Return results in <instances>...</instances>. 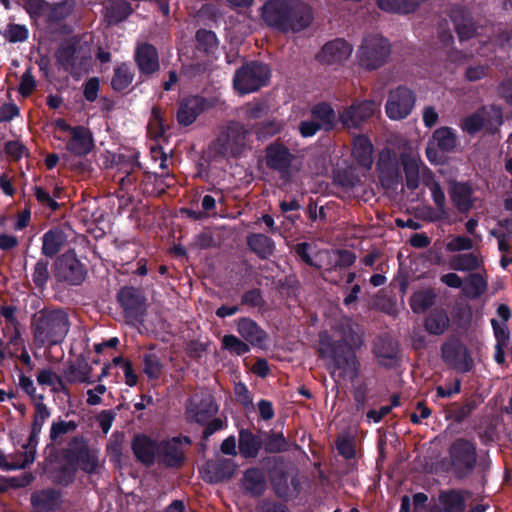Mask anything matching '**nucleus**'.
I'll return each mask as SVG.
<instances>
[{"label": "nucleus", "mask_w": 512, "mask_h": 512, "mask_svg": "<svg viewBox=\"0 0 512 512\" xmlns=\"http://www.w3.org/2000/svg\"><path fill=\"white\" fill-rule=\"evenodd\" d=\"M451 20L454 23L455 30L460 41L473 39L475 36L478 37L477 28L470 17V14L462 8H456L451 13ZM478 43L482 45L484 41L479 38L474 40V44ZM482 56H488V53L484 51V47L481 46L480 50L477 51Z\"/></svg>", "instance_id": "4be33fe9"}, {"label": "nucleus", "mask_w": 512, "mask_h": 512, "mask_svg": "<svg viewBox=\"0 0 512 512\" xmlns=\"http://www.w3.org/2000/svg\"><path fill=\"white\" fill-rule=\"evenodd\" d=\"M359 182V177L346 169L336 171L333 177V183L346 190L354 188Z\"/></svg>", "instance_id": "4d7b16f0"}, {"label": "nucleus", "mask_w": 512, "mask_h": 512, "mask_svg": "<svg viewBox=\"0 0 512 512\" xmlns=\"http://www.w3.org/2000/svg\"><path fill=\"white\" fill-rule=\"evenodd\" d=\"M163 371V364L154 353H145L143 355V372L149 380H157Z\"/></svg>", "instance_id": "603ef678"}, {"label": "nucleus", "mask_w": 512, "mask_h": 512, "mask_svg": "<svg viewBox=\"0 0 512 512\" xmlns=\"http://www.w3.org/2000/svg\"><path fill=\"white\" fill-rule=\"evenodd\" d=\"M479 266V258L473 253L454 255L450 261V267L456 271H473Z\"/></svg>", "instance_id": "3c124183"}, {"label": "nucleus", "mask_w": 512, "mask_h": 512, "mask_svg": "<svg viewBox=\"0 0 512 512\" xmlns=\"http://www.w3.org/2000/svg\"><path fill=\"white\" fill-rule=\"evenodd\" d=\"M50 280V272H49V261L44 258H40L34 265L32 272V281L35 287L43 292Z\"/></svg>", "instance_id": "09e8293b"}, {"label": "nucleus", "mask_w": 512, "mask_h": 512, "mask_svg": "<svg viewBox=\"0 0 512 512\" xmlns=\"http://www.w3.org/2000/svg\"><path fill=\"white\" fill-rule=\"evenodd\" d=\"M470 496L467 490L448 489L439 493L441 506H433L428 512H464L466 510V498Z\"/></svg>", "instance_id": "c85d7f7f"}, {"label": "nucleus", "mask_w": 512, "mask_h": 512, "mask_svg": "<svg viewBox=\"0 0 512 512\" xmlns=\"http://www.w3.org/2000/svg\"><path fill=\"white\" fill-rule=\"evenodd\" d=\"M237 464L234 460L222 458L208 460L200 470L202 478L206 483L218 484L230 480L236 471Z\"/></svg>", "instance_id": "a211bd4d"}, {"label": "nucleus", "mask_w": 512, "mask_h": 512, "mask_svg": "<svg viewBox=\"0 0 512 512\" xmlns=\"http://www.w3.org/2000/svg\"><path fill=\"white\" fill-rule=\"evenodd\" d=\"M70 138L66 142V149L75 156H86L95 147L91 130H69Z\"/></svg>", "instance_id": "2f4dec72"}, {"label": "nucleus", "mask_w": 512, "mask_h": 512, "mask_svg": "<svg viewBox=\"0 0 512 512\" xmlns=\"http://www.w3.org/2000/svg\"><path fill=\"white\" fill-rule=\"evenodd\" d=\"M249 249L260 259H268L275 251L274 241L262 233H252L247 237Z\"/></svg>", "instance_id": "58836bf2"}, {"label": "nucleus", "mask_w": 512, "mask_h": 512, "mask_svg": "<svg viewBox=\"0 0 512 512\" xmlns=\"http://www.w3.org/2000/svg\"><path fill=\"white\" fill-rule=\"evenodd\" d=\"M390 54L388 41L378 34L366 36L358 49L357 57L362 67L374 70L382 66Z\"/></svg>", "instance_id": "6e6552de"}, {"label": "nucleus", "mask_w": 512, "mask_h": 512, "mask_svg": "<svg viewBox=\"0 0 512 512\" xmlns=\"http://www.w3.org/2000/svg\"><path fill=\"white\" fill-rule=\"evenodd\" d=\"M310 248H311V245L308 242H300V243H297L293 247V251H294L295 255L306 265H308L314 269L321 270V266L319 264H317L313 260V258L310 256V254H309Z\"/></svg>", "instance_id": "e2e57ef3"}, {"label": "nucleus", "mask_w": 512, "mask_h": 512, "mask_svg": "<svg viewBox=\"0 0 512 512\" xmlns=\"http://www.w3.org/2000/svg\"><path fill=\"white\" fill-rule=\"evenodd\" d=\"M340 113H336L328 103H317L311 108L310 120L303 121L300 128H332L341 125Z\"/></svg>", "instance_id": "412c9836"}, {"label": "nucleus", "mask_w": 512, "mask_h": 512, "mask_svg": "<svg viewBox=\"0 0 512 512\" xmlns=\"http://www.w3.org/2000/svg\"><path fill=\"white\" fill-rule=\"evenodd\" d=\"M416 102L414 93L407 87L399 86L391 90L385 105V111L391 120H402L412 112Z\"/></svg>", "instance_id": "f8f14e48"}, {"label": "nucleus", "mask_w": 512, "mask_h": 512, "mask_svg": "<svg viewBox=\"0 0 512 512\" xmlns=\"http://www.w3.org/2000/svg\"><path fill=\"white\" fill-rule=\"evenodd\" d=\"M503 124L502 112L495 106L478 109L465 118L464 128H496Z\"/></svg>", "instance_id": "a878e982"}, {"label": "nucleus", "mask_w": 512, "mask_h": 512, "mask_svg": "<svg viewBox=\"0 0 512 512\" xmlns=\"http://www.w3.org/2000/svg\"><path fill=\"white\" fill-rule=\"evenodd\" d=\"M117 301L126 318L138 320L146 311V298L140 289L124 286L117 293Z\"/></svg>", "instance_id": "4468645a"}, {"label": "nucleus", "mask_w": 512, "mask_h": 512, "mask_svg": "<svg viewBox=\"0 0 512 512\" xmlns=\"http://www.w3.org/2000/svg\"><path fill=\"white\" fill-rule=\"evenodd\" d=\"M34 196L37 202L50 211H57L60 207L59 203L50 195V193L41 186H34Z\"/></svg>", "instance_id": "bf43d9fd"}, {"label": "nucleus", "mask_w": 512, "mask_h": 512, "mask_svg": "<svg viewBox=\"0 0 512 512\" xmlns=\"http://www.w3.org/2000/svg\"><path fill=\"white\" fill-rule=\"evenodd\" d=\"M197 47L206 52L211 51L217 46L215 33L207 30H199L196 34Z\"/></svg>", "instance_id": "0e129e2a"}, {"label": "nucleus", "mask_w": 512, "mask_h": 512, "mask_svg": "<svg viewBox=\"0 0 512 512\" xmlns=\"http://www.w3.org/2000/svg\"><path fill=\"white\" fill-rule=\"evenodd\" d=\"M77 476V467H73L68 462L56 467L51 472V479L55 485L68 487L74 483Z\"/></svg>", "instance_id": "de8ad7c7"}, {"label": "nucleus", "mask_w": 512, "mask_h": 512, "mask_svg": "<svg viewBox=\"0 0 512 512\" xmlns=\"http://www.w3.org/2000/svg\"><path fill=\"white\" fill-rule=\"evenodd\" d=\"M449 316L443 308L432 309L424 321L426 331L431 335H441L449 327Z\"/></svg>", "instance_id": "ea45409f"}, {"label": "nucleus", "mask_w": 512, "mask_h": 512, "mask_svg": "<svg viewBox=\"0 0 512 512\" xmlns=\"http://www.w3.org/2000/svg\"><path fill=\"white\" fill-rule=\"evenodd\" d=\"M451 469L457 479L468 477L477 463L476 445L465 439H455L449 447Z\"/></svg>", "instance_id": "39448f33"}, {"label": "nucleus", "mask_w": 512, "mask_h": 512, "mask_svg": "<svg viewBox=\"0 0 512 512\" xmlns=\"http://www.w3.org/2000/svg\"><path fill=\"white\" fill-rule=\"evenodd\" d=\"M289 16V2L284 0H269L262 9L265 23L281 32L285 31Z\"/></svg>", "instance_id": "393cba45"}, {"label": "nucleus", "mask_w": 512, "mask_h": 512, "mask_svg": "<svg viewBox=\"0 0 512 512\" xmlns=\"http://www.w3.org/2000/svg\"><path fill=\"white\" fill-rule=\"evenodd\" d=\"M32 512H57L63 505L61 490L47 487L35 490L30 495Z\"/></svg>", "instance_id": "6ab92c4d"}, {"label": "nucleus", "mask_w": 512, "mask_h": 512, "mask_svg": "<svg viewBox=\"0 0 512 512\" xmlns=\"http://www.w3.org/2000/svg\"><path fill=\"white\" fill-rule=\"evenodd\" d=\"M69 315L61 307H44L32 315L31 332L38 348L61 344L70 330Z\"/></svg>", "instance_id": "f03ea898"}, {"label": "nucleus", "mask_w": 512, "mask_h": 512, "mask_svg": "<svg viewBox=\"0 0 512 512\" xmlns=\"http://www.w3.org/2000/svg\"><path fill=\"white\" fill-rule=\"evenodd\" d=\"M433 141L436 142L437 148L443 152H451L457 143L452 130H434Z\"/></svg>", "instance_id": "864d4df0"}, {"label": "nucleus", "mask_w": 512, "mask_h": 512, "mask_svg": "<svg viewBox=\"0 0 512 512\" xmlns=\"http://www.w3.org/2000/svg\"><path fill=\"white\" fill-rule=\"evenodd\" d=\"M372 352L378 364L384 368L393 369L399 364L398 342L387 335L376 339Z\"/></svg>", "instance_id": "aec40b11"}, {"label": "nucleus", "mask_w": 512, "mask_h": 512, "mask_svg": "<svg viewBox=\"0 0 512 512\" xmlns=\"http://www.w3.org/2000/svg\"><path fill=\"white\" fill-rule=\"evenodd\" d=\"M219 102V97L206 99L199 96H194L186 99L183 103H181L177 113L179 124L183 126L191 125L200 113L216 106Z\"/></svg>", "instance_id": "f3484780"}, {"label": "nucleus", "mask_w": 512, "mask_h": 512, "mask_svg": "<svg viewBox=\"0 0 512 512\" xmlns=\"http://www.w3.org/2000/svg\"><path fill=\"white\" fill-rule=\"evenodd\" d=\"M149 184L152 186L150 194L155 197H161L168 188L176 184V179L169 172L157 174L153 173L147 176Z\"/></svg>", "instance_id": "a18cd8bd"}, {"label": "nucleus", "mask_w": 512, "mask_h": 512, "mask_svg": "<svg viewBox=\"0 0 512 512\" xmlns=\"http://www.w3.org/2000/svg\"><path fill=\"white\" fill-rule=\"evenodd\" d=\"M401 164L403 166L407 188L412 191L416 190L420 185L418 160L410 155H402Z\"/></svg>", "instance_id": "c03bdc74"}, {"label": "nucleus", "mask_w": 512, "mask_h": 512, "mask_svg": "<svg viewBox=\"0 0 512 512\" xmlns=\"http://www.w3.org/2000/svg\"><path fill=\"white\" fill-rule=\"evenodd\" d=\"M59 63L74 75L86 70L90 55L84 46H77L74 43L63 44L57 52Z\"/></svg>", "instance_id": "ddd939ff"}, {"label": "nucleus", "mask_w": 512, "mask_h": 512, "mask_svg": "<svg viewBox=\"0 0 512 512\" xmlns=\"http://www.w3.org/2000/svg\"><path fill=\"white\" fill-rule=\"evenodd\" d=\"M270 69L259 62H250L238 69L233 78L234 89L241 95L253 93L267 85Z\"/></svg>", "instance_id": "423d86ee"}, {"label": "nucleus", "mask_w": 512, "mask_h": 512, "mask_svg": "<svg viewBox=\"0 0 512 512\" xmlns=\"http://www.w3.org/2000/svg\"><path fill=\"white\" fill-rule=\"evenodd\" d=\"M378 111L375 102L364 101L344 108L340 113V124L343 128H357L367 123Z\"/></svg>", "instance_id": "2eb2a0df"}, {"label": "nucleus", "mask_w": 512, "mask_h": 512, "mask_svg": "<svg viewBox=\"0 0 512 512\" xmlns=\"http://www.w3.org/2000/svg\"><path fill=\"white\" fill-rule=\"evenodd\" d=\"M240 304L250 308H263L266 302L261 289L252 288L242 294Z\"/></svg>", "instance_id": "6e6d98bb"}, {"label": "nucleus", "mask_w": 512, "mask_h": 512, "mask_svg": "<svg viewBox=\"0 0 512 512\" xmlns=\"http://www.w3.org/2000/svg\"><path fill=\"white\" fill-rule=\"evenodd\" d=\"M263 446L265 452L270 454L286 452L289 449V442L282 432H274L273 430L265 433Z\"/></svg>", "instance_id": "49530a36"}, {"label": "nucleus", "mask_w": 512, "mask_h": 512, "mask_svg": "<svg viewBox=\"0 0 512 512\" xmlns=\"http://www.w3.org/2000/svg\"><path fill=\"white\" fill-rule=\"evenodd\" d=\"M53 273L58 282L80 286L87 278L88 268L78 258L75 250L69 249L56 258Z\"/></svg>", "instance_id": "20e7f679"}, {"label": "nucleus", "mask_w": 512, "mask_h": 512, "mask_svg": "<svg viewBox=\"0 0 512 512\" xmlns=\"http://www.w3.org/2000/svg\"><path fill=\"white\" fill-rule=\"evenodd\" d=\"M443 362L457 373L471 372L475 367L469 348L459 339H451L441 346Z\"/></svg>", "instance_id": "9d476101"}, {"label": "nucleus", "mask_w": 512, "mask_h": 512, "mask_svg": "<svg viewBox=\"0 0 512 512\" xmlns=\"http://www.w3.org/2000/svg\"><path fill=\"white\" fill-rule=\"evenodd\" d=\"M236 325L238 334L249 346L264 348L268 334L255 320L241 317L237 320Z\"/></svg>", "instance_id": "cd10ccee"}, {"label": "nucleus", "mask_w": 512, "mask_h": 512, "mask_svg": "<svg viewBox=\"0 0 512 512\" xmlns=\"http://www.w3.org/2000/svg\"><path fill=\"white\" fill-rule=\"evenodd\" d=\"M35 413L31 427L42 430L45 421L50 417L51 412L43 401H36L34 404Z\"/></svg>", "instance_id": "338daca9"}, {"label": "nucleus", "mask_w": 512, "mask_h": 512, "mask_svg": "<svg viewBox=\"0 0 512 512\" xmlns=\"http://www.w3.org/2000/svg\"><path fill=\"white\" fill-rule=\"evenodd\" d=\"M353 47L344 39H334L326 43L317 54L319 62L327 65L340 64L348 60Z\"/></svg>", "instance_id": "b1692460"}, {"label": "nucleus", "mask_w": 512, "mask_h": 512, "mask_svg": "<svg viewBox=\"0 0 512 512\" xmlns=\"http://www.w3.org/2000/svg\"><path fill=\"white\" fill-rule=\"evenodd\" d=\"M191 445L188 436H174L159 441L157 461L166 468L179 469L186 462V451L184 448Z\"/></svg>", "instance_id": "9b49d317"}, {"label": "nucleus", "mask_w": 512, "mask_h": 512, "mask_svg": "<svg viewBox=\"0 0 512 512\" xmlns=\"http://www.w3.org/2000/svg\"><path fill=\"white\" fill-rule=\"evenodd\" d=\"M263 446L262 439L250 429L239 431L238 448L240 455L245 459L256 458Z\"/></svg>", "instance_id": "c9c22d12"}, {"label": "nucleus", "mask_w": 512, "mask_h": 512, "mask_svg": "<svg viewBox=\"0 0 512 512\" xmlns=\"http://www.w3.org/2000/svg\"><path fill=\"white\" fill-rule=\"evenodd\" d=\"M353 155L357 163L366 169H370L373 164V145L369 138L358 136L354 141Z\"/></svg>", "instance_id": "79ce46f5"}, {"label": "nucleus", "mask_w": 512, "mask_h": 512, "mask_svg": "<svg viewBox=\"0 0 512 512\" xmlns=\"http://www.w3.org/2000/svg\"><path fill=\"white\" fill-rule=\"evenodd\" d=\"M473 188L468 182H454L450 187V198L456 209L461 213L470 211L473 207Z\"/></svg>", "instance_id": "72a5a7b5"}, {"label": "nucleus", "mask_w": 512, "mask_h": 512, "mask_svg": "<svg viewBox=\"0 0 512 512\" xmlns=\"http://www.w3.org/2000/svg\"><path fill=\"white\" fill-rule=\"evenodd\" d=\"M436 298L434 289L427 288L414 292L409 299V304L414 313L422 314L435 304Z\"/></svg>", "instance_id": "37998d69"}, {"label": "nucleus", "mask_w": 512, "mask_h": 512, "mask_svg": "<svg viewBox=\"0 0 512 512\" xmlns=\"http://www.w3.org/2000/svg\"><path fill=\"white\" fill-rule=\"evenodd\" d=\"M351 335L350 343L345 335L334 339L328 331L319 333L318 356L326 361L332 377L338 372L339 379L354 381L360 374L361 364L356 355V348L362 345L360 337Z\"/></svg>", "instance_id": "f257e3e1"}, {"label": "nucleus", "mask_w": 512, "mask_h": 512, "mask_svg": "<svg viewBox=\"0 0 512 512\" xmlns=\"http://www.w3.org/2000/svg\"><path fill=\"white\" fill-rule=\"evenodd\" d=\"M336 448L339 455L346 460L353 459L356 455L355 443L350 437L338 439L336 442Z\"/></svg>", "instance_id": "774afa93"}, {"label": "nucleus", "mask_w": 512, "mask_h": 512, "mask_svg": "<svg viewBox=\"0 0 512 512\" xmlns=\"http://www.w3.org/2000/svg\"><path fill=\"white\" fill-rule=\"evenodd\" d=\"M136 62L143 73L151 74L158 70L159 60L156 49L149 44H142L137 48Z\"/></svg>", "instance_id": "4c0bfd02"}, {"label": "nucleus", "mask_w": 512, "mask_h": 512, "mask_svg": "<svg viewBox=\"0 0 512 512\" xmlns=\"http://www.w3.org/2000/svg\"><path fill=\"white\" fill-rule=\"evenodd\" d=\"M244 117L247 119H259L268 112V106L264 102H252L242 107Z\"/></svg>", "instance_id": "69168bd1"}, {"label": "nucleus", "mask_w": 512, "mask_h": 512, "mask_svg": "<svg viewBox=\"0 0 512 512\" xmlns=\"http://www.w3.org/2000/svg\"><path fill=\"white\" fill-rule=\"evenodd\" d=\"M251 130H223L209 146L214 158L239 157L248 147Z\"/></svg>", "instance_id": "0eeeda50"}, {"label": "nucleus", "mask_w": 512, "mask_h": 512, "mask_svg": "<svg viewBox=\"0 0 512 512\" xmlns=\"http://www.w3.org/2000/svg\"><path fill=\"white\" fill-rule=\"evenodd\" d=\"M92 367L87 363L83 362L79 365L70 362L69 365L64 369L63 375L65 381L73 383H86L93 384L95 380L91 379Z\"/></svg>", "instance_id": "a19ab883"}, {"label": "nucleus", "mask_w": 512, "mask_h": 512, "mask_svg": "<svg viewBox=\"0 0 512 512\" xmlns=\"http://www.w3.org/2000/svg\"><path fill=\"white\" fill-rule=\"evenodd\" d=\"M476 408V402L474 400H467L464 404H453L451 411L452 418L455 422H463Z\"/></svg>", "instance_id": "680f3d73"}, {"label": "nucleus", "mask_w": 512, "mask_h": 512, "mask_svg": "<svg viewBox=\"0 0 512 512\" xmlns=\"http://www.w3.org/2000/svg\"><path fill=\"white\" fill-rule=\"evenodd\" d=\"M158 446L157 440L143 433L135 434L131 442L134 457L147 467L152 466L157 460Z\"/></svg>", "instance_id": "5701e85b"}, {"label": "nucleus", "mask_w": 512, "mask_h": 512, "mask_svg": "<svg viewBox=\"0 0 512 512\" xmlns=\"http://www.w3.org/2000/svg\"><path fill=\"white\" fill-rule=\"evenodd\" d=\"M29 35L25 25L9 24L4 32V37L11 43L24 42Z\"/></svg>", "instance_id": "13d9d810"}, {"label": "nucleus", "mask_w": 512, "mask_h": 512, "mask_svg": "<svg viewBox=\"0 0 512 512\" xmlns=\"http://www.w3.org/2000/svg\"><path fill=\"white\" fill-rule=\"evenodd\" d=\"M378 178L386 190H396L402 180L398 161L390 156L380 157L377 162Z\"/></svg>", "instance_id": "c756f323"}, {"label": "nucleus", "mask_w": 512, "mask_h": 512, "mask_svg": "<svg viewBox=\"0 0 512 512\" xmlns=\"http://www.w3.org/2000/svg\"><path fill=\"white\" fill-rule=\"evenodd\" d=\"M138 158L139 152L135 149H124L122 152L114 155L113 159L117 171L124 174V176L119 179L122 188L130 187L137 181L135 172L142 168Z\"/></svg>", "instance_id": "dca6fc26"}, {"label": "nucleus", "mask_w": 512, "mask_h": 512, "mask_svg": "<svg viewBox=\"0 0 512 512\" xmlns=\"http://www.w3.org/2000/svg\"><path fill=\"white\" fill-rule=\"evenodd\" d=\"M295 156L282 143H270L265 148V165L268 169L277 172L284 184L292 181V163Z\"/></svg>", "instance_id": "1a4fd4ad"}, {"label": "nucleus", "mask_w": 512, "mask_h": 512, "mask_svg": "<svg viewBox=\"0 0 512 512\" xmlns=\"http://www.w3.org/2000/svg\"><path fill=\"white\" fill-rule=\"evenodd\" d=\"M132 75L126 65H121L115 70V75L112 79V86L115 90L121 91L128 87L132 82Z\"/></svg>", "instance_id": "052dcab7"}, {"label": "nucleus", "mask_w": 512, "mask_h": 512, "mask_svg": "<svg viewBox=\"0 0 512 512\" xmlns=\"http://www.w3.org/2000/svg\"><path fill=\"white\" fill-rule=\"evenodd\" d=\"M313 20L311 8L301 2H289V16L284 32H299L307 28Z\"/></svg>", "instance_id": "7c9ffc66"}, {"label": "nucleus", "mask_w": 512, "mask_h": 512, "mask_svg": "<svg viewBox=\"0 0 512 512\" xmlns=\"http://www.w3.org/2000/svg\"><path fill=\"white\" fill-rule=\"evenodd\" d=\"M221 345L222 349L236 356H242L250 352L249 344L232 334L224 335L221 339Z\"/></svg>", "instance_id": "8fccbe9b"}, {"label": "nucleus", "mask_w": 512, "mask_h": 512, "mask_svg": "<svg viewBox=\"0 0 512 512\" xmlns=\"http://www.w3.org/2000/svg\"><path fill=\"white\" fill-rule=\"evenodd\" d=\"M245 491L253 497L262 496L267 489V482L264 473L260 468H248L244 472Z\"/></svg>", "instance_id": "e433bc0d"}, {"label": "nucleus", "mask_w": 512, "mask_h": 512, "mask_svg": "<svg viewBox=\"0 0 512 512\" xmlns=\"http://www.w3.org/2000/svg\"><path fill=\"white\" fill-rule=\"evenodd\" d=\"M218 412V405L212 396L201 398L199 402L189 400L186 406L188 422L204 425Z\"/></svg>", "instance_id": "bb28decb"}, {"label": "nucleus", "mask_w": 512, "mask_h": 512, "mask_svg": "<svg viewBox=\"0 0 512 512\" xmlns=\"http://www.w3.org/2000/svg\"><path fill=\"white\" fill-rule=\"evenodd\" d=\"M67 236L59 228H51L42 236L41 253L47 258H54L63 248Z\"/></svg>", "instance_id": "f704fd0d"}, {"label": "nucleus", "mask_w": 512, "mask_h": 512, "mask_svg": "<svg viewBox=\"0 0 512 512\" xmlns=\"http://www.w3.org/2000/svg\"><path fill=\"white\" fill-rule=\"evenodd\" d=\"M40 433V429L31 427L28 440L22 446L24 451L19 453L17 456L18 459L14 463L7 464V469H25L35 461L36 448L39 442Z\"/></svg>", "instance_id": "473e14b6"}, {"label": "nucleus", "mask_w": 512, "mask_h": 512, "mask_svg": "<svg viewBox=\"0 0 512 512\" xmlns=\"http://www.w3.org/2000/svg\"><path fill=\"white\" fill-rule=\"evenodd\" d=\"M63 459L77 471L81 470L88 475L99 472V452L91 448L88 440L83 435L74 436L63 451Z\"/></svg>", "instance_id": "7ed1b4c3"}, {"label": "nucleus", "mask_w": 512, "mask_h": 512, "mask_svg": "<svg viewBox=\"0 0 512 512\" xmlns=\"http://www.w3.org/2000/svg\"><path fill=\"white\" fill-rule=\"evenodd\" d=\"M487 288L486 280L478 273L469 276L466 283L465 291L472 298L481 296Z\"/></svg>", "instance_id": "5fc2aeb1"}]
</instances>
